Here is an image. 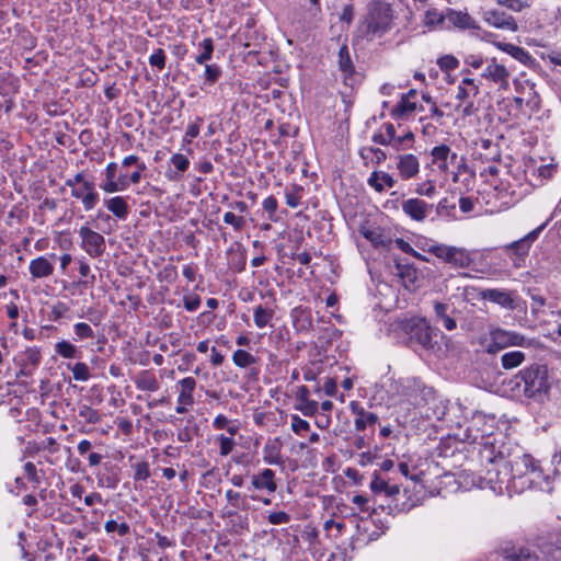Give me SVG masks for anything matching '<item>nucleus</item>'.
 <instances>
[{"instance_id": "1", "label": "nucleus", "mask_w": 561, "mask_h": 561, "mask_svg": "<svg viewBox=\"0 0 561 561\" xmlns=\"http://www.w3.org/2000/svg\"><path fill=\"white\" fill-rule=\"evenodd\" d=\"M393 24L392 5L386 0H371L364 19L357 25V34L368 42L383 36Z\"/></svg>"}, {"instance_id": "2", "label": "nucleus", "mask_w": 561, "mask_h": 561, "mask_svg": "<svg viewBox=\"0 0 561 561\" xmlns=\"http://www.w3.org/2000/svg\"><path fill=\"white\" fill-rule=\"evenodd\" d=\"M508 463L513 485L518 491L535 488L542 479V471L530 455L514 454Z\"/></svg>"}, {"instance_id": "3", "label": "nucleus", "mask_w": 561, "mask_h": 561, "mask_svg": "<svg viewBox=\"0 0 561 561\" xmlns=\"http://www.w3.org/2000/svg\"><path fill=\"white\" fill-rule=\"evenodd\" d=\"M427 252L458 268H466L472 262L470 252L465 248L436 243L430 245Z\"/></svg>"}, {"instance_id": "4", "label": "nucleus", "mask_w": 561, "mask_h": 561, "mask_svg": "<svg viewBox=\"0 0 561 561\" xmlns=\"http://www.w3.org/2000/svg\"><path fill=\"white\" fill-rule=\"evenodd\" d=\"M525 383V393L533 398L546 393L549 389L548 369L546 366L534 365L520 371Z\"/></svg>"}, {"instance_id": "5", "label": "nucleus", "mask_w": 561, "mask_h": 561, "mask_svg": "<svg viewBox=\"0 0 561 561\" xmlns=\"http://www.w3.org/2000/svg\"><path fill=\"white\" fill-rule=\"evenodd\" d=\"M485 64L486 65L481 73L482 78L497 85L500 90H508L511 71L507 67L500 64L496 58L486 59Z\"/></svg>"}, {"instance_id": "6", "label": "nucleus", "mask_w": 561, "mask_h": 561, "mask_svg": "<svg viewBox=\"0 0 561 561\" xmlns=\"http://www.w3.org/2000/svg\"><path fill=\"white\" fill-rule=\"evenodd\" d=\"M117 170L118 164L116 162H110L105 168V181L101 185V188L107 194L126 191L129 186V175L126 173H119L117 175Z\"/></svg>"}, {"instance_id": "7", "label": "nucleus", "mask_w": 561, "mask_h": 561, "mask_svg": "<svg viewBox=\"0 0 561 561\" xmlns=\"http://www.w3.org/2000/svg\"><path fill=\"white\" fill-rule=\"evenodd\" d=\"M82 249L92 257L100 256L105 250V239L99 232L88 226H82L79 230Z\"/></svg>"}, {"instance_id": "8", "label": "nucleus", "mask_w": 561, "mask_h": 561, "mask_svg": "<svg viewBox=\"0 0 561 561\" xmlns=\"http://www.w3.org/2000/svg\"><path fill=\"white\" fill-rule=\"evenodd\" d=\"M433 205L427 204L420 198H409L402 203V211L412 220L422 222L426 219Z\"/></svg>"}, {"instance_id": "9", "label": "nucleus", "mask_w": 561, "mask_h": 561, "mask_svg": "<svg viewBox=\"0 0 561 561\" xmlns=\"http://www.w3.org/2000/svg\"><path fill=\"white\" fill-rule=\"evenodd\" d=\"M484 20L489 25L500 30H505L510 32H516L518 30V25L515 19L503 11H486L484 13Z\"/></svg>"}, {"instance_id": "10", "label": "nucleus", "mask_w": 561, "mask_h": 561, "mask_svg": "<svg viewBox=\"0 0 561 561\" xmlns=\"http://www.w3.org/2000/svg\"><path fill=\"white\" fill-rule=\"evenodd\" d=\"M434 329L425 319H419L411 328V337L425 348H432L434 346Z\"/></svg>"}, {"instance_id": "11", "label": "nucleus", "mask_w": 561, "mask_h": 561, "mask_svg": "<svg viewBox=\"0 0 561 561\" xmlns=\"http://www.w3.org/2000/svg\"><path fill=\"white\" fill-rule=\"evenodd\" d=\"M71 196L81 199L85 210L93 209L99 201L93 182H83L80 187L71 190Z\"/></svg>"}, {"instance_id": "12", "label": "nucleus", "mask_w": 561, "mask_h": 561, "mask_svg": "<svg viewBox=\"0 0 561 561\" xmlns=\"http://www.w3.org/2000/svg\"><path fill=\"white\" fill-rule=\"evenodd\" d=\"M397 169L403 180H410L420 171L419 159L412 153L400 154L397 158Z\"/></svg>"}, {"instance_id": "13", "label": "nucleus", "mask_w": 561, "mask_h": 561, "mask_svg": "<svg viewBox=\"0 0 561 561\" xmlns=\"http://www.w3.org/2000/svg\"><path fill=\"white\" fill-rule=\"evenodd\" d=\"M350 410L356 416L354 424L357 431H364L367 426L375 425L379 420L377 414L366 411L357 401L350 403Z\"/></svg>"}, {"instance_id": "14", "label": "nucleus", "mask_w": 561, "mask_h": 561, "mask_svg": "<svg viewBox=\"0 0 561 561\" xmlns=\"http://www.w3.org/2000/svg\"><path fill=\"white\" fill-rule=\"evenodd\" d=\"M432 163L438 168L439 171L446 173L449 169L448 160L454 161L457 158L455 152H451L447 145H439L431 150Z\"/></svg>"}, {"instance_id": "15", "label": "nucleus", "mask_w": 561, "mask_h": 561, "mask_svg": "<svg viewBox=\"0 0 561 561\" xmlns=\"http://www.w3.org/2000/svg\"><path fill=\"white\" fill-rule=\"evenodd\" d=\"M251 485L255 490H265L270 494L277 490L275 481V472L272 469L265 468L251 479Z\"/></svg>"}, {"instance_id": "16", "label": "nucleus", "mask_w": 561, "mask_h": 561, "mask_svg": "<svg viewBox=\"0 0 561 561\" xmlns=\"http://www.w3.org/2000/svg\"><path fill=\"white\" fill-rule=\"evenodd\" d=\"M492 37H494L493 34H486L488 42L492 43L495 47H497L502 51L507 53L516 60H518L520 62H526L529 59V54L523 47H519V46H516L513 44H508V43L497 42V41L492 39Z\"/></svg>"}, {"instance_id": "17", "label": "nucleus", "mask_w": 561, "mask_h": 561, "mask_svg": "<svg viewBox=\"0 0 561 561\" xmlns=\"http://www.w3.org/2000/svg\"><path fill=\"white\" fill-rule=\"evenodd\" d=\"M28 270L34 278H44L54 273V264L47 257L38 256L30 262Z\"/></svg>"}, {"instance_id": "18", "label": "nucleus", "mask_w": 561, "mask_h": 561, "mask_svg": "<svg viewBox=\"0 0 561 561\" xmlns=\"http://www.w3.org/2000/svg\"><path fill=\"white\" fill-rule=\"evenodd\" d=\"M481 298L497 304L504 308L513 309L514 300L510 293L500 289H485L481 291Z\"/></svg>"}, {"instance_id": "19", "label": "nucleus", "mask_w": 561, "mask_h": 561, "mask_svg": "<svg viewBox=\"0 0 561 561\" xmlns=\"http://www.w3.org/2000/svg\"><path fill=\"white\" fill-rule=\"evenodd\" d=\"M282 444L278 439L267 440L263 447V460L267 465H283Z\"/></svg>"}, {"instance_id": "20", "label": "nucleus", "mask_w": 561, "mask_h": 561, "mask_svg": "<svg viewBox=\"0 0 561 561\" xmlns=\"http://www.w3.org/2000/svg\"><path fill=\"white\" fill-rule=\"evenodd\" d=\"M360 234L367 239L374 247H388L390 239H388L383 231L378 227L363 226L359 229Z\"/></svg>"}, {"instance_id": "21", "label": "nucleus", "mask_w": 561, "mask_h": 561, "mask_svg": "<svg viewBox=\"0 0 561 561\" xmlns=\"http://www.w3.org/2000/svg\"><path fill=\"white\" fill-rule=\"evenodd\" d=\"M507 331L503 329L492 330L490 333V343L486 345L485 351L489 354H495L506 347L507 344Z\"/></svg>"}, {"instance_id": "22", "label": "nucleus", "mask_w": 561, "mask_h": 561, "mask_svg": "<svg viewBox=\"0 0 561 561\" xmlns=\"http://www.w3.org/2000/svg\"><path fill=\"white\" fill-rule=\"evenodd\" d=\"M180 392L178 396V403L194 404L193 392L196 388V381L192 377L183 378L179 381Z\"/></svg>"}, {"instance_id": "23", "label": "nucleus", "mask_w": 561, "mask_h": 561, "mask_svg": "<svg viewBox=\"0 0 561 561\" xmlns=\"http://www.w3.org/2000/svg\"><path fill=\"white\" fill-rule=\"evenodd\" d=\"M501 554L505 561H538V557L525 548L505 547L501 549Z\"/></svg>"}, {"instance_id": "24", "label": "nucleus", "mask_w": 561, "mask_h": 561, "mask_svg": "<svg viewBox=\"0 0 561 561\" xmlns=\"http://www.w3.org/2000/svg\"><path fill=\"white\" fill-rule=\"evenodd\" d=\"M369 488L374 493H385V495H387L388 497H393L400 493V486L398 484H389L378 474L374 476V479L371 480Z\"/></svg>"}, {"instance_id": "25", "label": "nucleus", "mask_w": 561, "mask_h": 561, "mask_svg": "<svg viewBox=\"0 0 561 561\" xmlns=\"http://www.w3.org/2000/svg\"><path fill=\"white\" fill-rule=\"evenodd\" d=\"M105 206L118 219H125L128 215V205L124 197L114 196L105 201Z\"/></svg>"}, {"instance_id": "26", "label": "nucleus", "mask_w": 561, "mask_h": 561, "mask_svg": "<svg viewBox=\"0 0 561 561\" xmlns=\"http://www.w3.org/2000/svg\"><path fill=\"white\" fill-rule=\"evenodd\" d=\"M401 391L399 393L407 397V400L415 404V399L421 390V382L414 378L405 379L400 382Z\"/></svg>"}, {"instance_id": "27", "label": "nucleus", "mask_w": 561, "mask_h": 561, "mask_svg": "<svg viewBox=\"0 0 561 561\" xmlns=\"http://www.w3.org/2000/svg\"><path fill=\"white\" fill-rule=\"evenodd\" d=\"M448 305L444 302L436 301L434 304V312L437 320L443 322V325L447 331H453L457 328V322L454 318L448 316Z\"/></svg>"}, {"instance_id": "28", "label": "nucleus", "mask_w": 561, "mask_h": 561, "mask_svg": "<svg viewBox=\"0 0 561 561\" xmlns=\"http://www.w3.org/2000/svg\"><path fill=\"white\" fill-rule=\"evenodd\" d=\"M368 184L377 192H382L385 186L393 187L394 180L389 173L373 172L368 179Z\"/></svg>"}, {"instance_id": "29", "label": "nucleus", "mask_w": 561, "mask_h": 561, "mask_svg": "<svg viewBox=\"0 0 561 561\" xmlns=\"http://www.w3.org/2000/svg\"><path fill=\"white\" fill-rule=\"evenodd\" d=\"M135 385L142 391L154 392L159 390L160 383L153 374L148 371L141 373L135 380Z\"/></svg>"}, {"instance_id": "30", "label": "nucleus", "mask_w": 561, "mask_h": 561, "mask_svg": "<svg viewBox=\"0 0 561 561\" xmlns=\"http://www.w3.org/2000/svg\"><path fill=\"white\" fill-rule=\"evenodd\" d=\"M524 360L525 354L520 351L507 352L501 357L502 367L507 370L518 367Z\"/></svg>"}, {"instance_id": "31", "label": "nucleus", "mask_w": 561, "mask_h": 561, "mask_svg": "<svg viewBox=\"0 0 561 561\" xmlns=\"http://www.w3.org/2000/svg\"><path fill=\"white\" fill-rule=\"evenodd\" d=\"M232 362L240 368H245L256 364L257 358L244 350H237L232 354Z\"/></svg>"}, {"instance_id": "32", "label": "nucleus", "mask_w": 561, "mask_h": 561, "mask_svg": "<svg viewBox=\"0 0 561 561\" xmlns=\"http://www.w3.org/2000/svg\"><path fill=\"white\" fill-rule=\"evenodd\" d=\"M273 316V309L260 305L254 309V323L257 328L262 329L270 323Z\"/></svg>"}, {"instance_id": "33", "label": "nucleus", "mask_w": 561, "mask_h": 561, "mask_svg": "<svg viewBox=\"0 0 561 561\" xmlns=\"http://www.w3.org/2000/svg\"><path fill=\"white\" fill-rule=\"evenodd\" d=\"M416 110V104L408 96H402L400 102L393 108L392 113L398 118H403Z\"/></svg>"}, {"instance_id": "34", "label": "nucleus", "mask_w": 561, "mask_h": 561, "mask_svg": "<svg viewBox=\"0 0 561 561\" xmlns=\"http://www.w3.org/2000/svg\"><path fill=\"white\" fill-rule=\"evenodd\" d=\"M202 51L195 57V61L199 65L208 61L214 53V44L211 38H204L199 44Z\"/></svg>"}, {"instance_id": "35", "label": "nucleus", "mask_w": 561, "mask_h": 561, "mask_svg": "<svg viewBox=\"0 0 561 561\" xmlns=\"http://www.w3.org/2000/svg\"><path fill=\"white\" fill-rule=\"evenodd\" d=\"M55 351L58 355L64 358H76L78 357L77 347L68 341H60L56 343Z\"/></svg>"}, {"instance_id": "36", "label": "nucleus", "mask_w": 561, "mask_h": 561, "mask_svg": "<svg viewBox=\"0 0 561 561\" xmlns=\"http://www.w3.org/2000/svg\"><path fill=\"white\" fill-rule=\"evenodd\" d=\"M449 20L458 27L460 28H470L473 27L474 21L472 18L467 13L461 12H453L449 15Z\"/></svg>"}, {"instance_id": "37", "label": "nucleus", "mask_w": 561, "mask_h": 561, "mask_svg": "<svg viewBox=\"0 0 561 561\" xmlns=\"http://www.w3.org/2000/svg\"><path fill=\"white\" fill-rule=\"evenodd\" d=\"M400 276L402 278L403 285L407 289H414L415 280H416V270L411 266H403L400 270Z\"/></svg>"}, {"instance_id": "38", "label": "nucleus", "mask_w": 561, "mask_h": 561, "mask_svg": "<svg viewBox=\"0 0 561 561\" xmlns=\"http://www.w3.org/2000/svg\"><path fill=\"white\" fill-rule=\"evenodd\" d=\"M73 379L77 381H87L90 379V368L83 362H78L71 367Z\"/></svg>"}, {"instance_id": "39", "label": "nucleus", "mask_w": 561, "mask_h": 561, "mask_svg": "<svg viewBox=\"0 0 561 561\" xmlns=\"http://www.w3.org/2000/svg\"><path fill=\"white\" fill-rule=\"evenodd\" d=\"M339 66L340 69L345 73H352L353 72V62L348 53V49L346 46H343L340 48L339 51Z\"/></svg>"}, {"instance_id": "40", "label": "nucleus", "mask_w": 561, "mask_h": 561, "mask_svg": "<svg viewBox=\"0 0 561 561\" xmlns=\"http://www.w3.org/2000/svg\"><path fill=\"white\" fill-rule=\"evenodd\" d=\"M224 222L230 225L234 231H241L245 227L247 220L242 216H237L232 211H227L224 215Z\"/></svg>"}, {"instance_id": "41", "label": "nucleus", "mask_w": 561, "mask_h": 561, "mask_svg": "<svg viewBox=\"0 0 561 561\" xmlns=\"http://www.w3.org/2000/svg\"><path fill=\"white\" fill-rule=\"evenodd\" d=\"M318 402L311 399L297 402L295 409L300 411L305 416H313L318 412Z\"/></svg>"}, {"instance_id": "42", "label": "nucleus", "mask_w": 561, "mask_h": 561, "mask_svg": "<svg viewBox=\"0 0 561 561\" xmlns=\"http://www.w3.org/2000/svg\"><path fill=\"white\" fill-rule=\"evenodd\" d=\"M217 442L219 444V454L222 457L228 456L234 448L236 442L232 437H228L224 434L217 437Z\"/></svg>"}, {"instance_id": "43", "label": "nucleus", "mask_w": 561, "mask_h": 561, "mask_svg": "<svg viewBox=\"0 0 561 561\" xmlns=\"http://www.w3.org/2000/svg\"><path fill=\"white\" fill-rule=\"evenodd\" d=\"M77 340L93 339L94 332L92 328L85 322H78L73 325Z\"/></svg>"}, {"instance_id": "44", "label": "nucleus", "mask_w": 561, "mask_h": 561, "mask_svg": "<svg viewBox=\"0 0 561 561\" xmlns=\"http://www.w3.org/2000/svg\"><path fill=\"white\" fill-rule=\"evenodd\" d=\"M104 529L108 534L117 531L119 536H125V535L129 534V531H130L128 524H126V523L118 524L117 522H115L113 519H110L105 523Z\"/></svg>"}, {"instance_id": "45", "label": "nucleus", "mask_w": 561, "mask_h": 561, "mask_svg": "<svg viewBox=\"0 0 561 561\" xmlns=\"http://www.w3.org/2000/svg\"><path fill=\"white\" fill-rule=\"evenodd\" d=\"M79 415L90 424H98L101 422V414L96 410L88 405H83L80 409Z\"/></svg>"}, {"instance_id": "46", "label": "nucleus", "mask_w": 561, "mask_h": 561, "mask_svg": "<svg viewBox=\"0 0 561 561\" xmlns=\"http://www.w3.org/2000/svg\"><path fill=\"white\" fill-rule=\"evenodd\" d=\"M290 428L295 434L300 435L302 432L309 431L310 424L306 420L294 414L291 415Z\"/></svg>"}, {"instance_id": "47", "label": "nucleus", "mask_w": 561, "mask_h": 561, "mask_svg": "<svg viewBox=\"0 0 561 561\" xmlns=\"http://www.w3.org/2000/svg\"><path fill=\"white\" fill-rule=\"evenodd\" d=\"M170 161L179 173H184L190 167V160L182 153H174Z\"/></svg>"}, {"instance_id": "48", "label": "nucleus", "mask_w": 561, "mask_h": 561, "mask_svg": "<svg viewBox=\"0 0 561 561\" xmlns=\"http://www.w3.org/2000/svg\"><path fill=\"white\" fill-rule=\"evenodd\" d=\"M479 93V88H468L459 84L457 88L456 100L462 102L467 99L474 98Z\"/></svg>"}, {"instance_id": "49", "label": "nucleus", "mask_w": 561, "mask_h": 561, "mask_svg": "<svg viewBox=\"0 0 561 561\" xmlns=\"http://www.w3.org/2000/svg\"><path fill=\"white\" fill-rule=\"evenodd\" d=\"M133 467H134V471H135V474H134L135 480L145 481L149 478L150 471H149V463L147 461L137 462Z\"/></svg>"}, {"instance_id": "50", "label": "nucleus", "mask_w": 561, "mask_h": 561, "mask_svg": "<svg viewBox=\"0 0 561 561\" xmlns=\"http://www.w3.org/2000/svg\"><path fill=\"white\" fill-rule=\"evenodd\" d=\"M507 344L508 346H528L529 341L522 334L507 331Z\"/></svg>"}, {"instance_id": "51", "label": "nucleus", "mask_w": 561, "mask_h": 561, "mask_svg": "<svg viewBox=\"0 0 561 561\" xmlns=\"http://www.w3.org/2000/svg\"><path fill=\"white\" fill-rule=\"evenodd\" d=\"M149 64L152 67H157L159 70L165 67V55L163 49H157L149 58Z\"/></svg>"}, {"instance_id": "52", "label": "nucleus", "mask_w": 561, "mask_h": 561, "mask_svg": "<svg viewBox=\"0 0 561 561\" xmlns=\"http://www.w3.org/2000/svg\"><path fill=\"white\" fill-rule=\"evenodd\" d=\"M499 3L514 12H520L529 7L527 2L522 0H499Z\"/></svg>"}, {"instance_id": "53", "label": "nucleus", "mask_w": 561, "mask_h": 561, "mask_svg": "<svg viewBox=\"0 0 561 561\" xmlns=\"http://www.w3.org/2000/svg\"><path fill=\"white\" fill-rule=\"evenodd\" d=\"M183 306L187 311H195L201 306V298L195 294L185 295Z\"/></svg>"}, {"instance_id": "54", "label": "nucleus", "mask_w": 561, "mask_h": 561, "mask_svg": "<svg viewBox=\"0 0 561 561\" xmlns=\"http://www.w3.org/2000/svg\"><path fill=\"white\" fill-rule=\"evenodd\" d=\"M221 71L216 65H206L205 77L209 84H214L220 77Z\"/></svg>"}, {"instance_id": "55", "label": "nucleus", "mask_w": 561, "mask_h": 561, "mask_svg": "<svg viewBox=\"0 0 561 561\" xmlns=\"http://www.w3.org/2000/svg\"><path fill=\"white\" fill-rule=\"evenodd\" d=\"M415 192L419 194V195H423V196H427V197H433L436 193V187L433 183V181H427L425 183H422L420 185H417Z\"/></svg>"}, {"instance_id": "56", "label": "nucleus", "mask_w": 561, "mask_h": 561, "mask_svg": "<svg viewBox=\"0 0 561 561\" xmlns=\"http://www.w3.org/2000/svg\"><path fill=\"white\" fill-rule=\"evenodd\" d=\"M268 523L272 525H282L287 524L290 520V517L285 512H273L267 517Z\"/></svg>"}, {"instance_id": "57", "label": "nucleus", "mask_w": 561, "mask_h": 561, "mask_svg": "<svg viewBox=\"0 0 561 561\" xmlns=\"http://www.w3.org/2000/svg\"><path fill=\"white\" fill-rule=\"evenodd\" d=\"M199 135V125L198 124H190L186 128L185 135L183 137V142L191 144L193 138H196Z\"/></svg>"}, {"instance_id": "58", "label": "nucleus", "mask_w": 561, "mask_h": 561, "mask_svg": "<svg viewBox=\"0 0 561 561\" xmlns=\"http://www.w3.org/2000/svg\"><path fill=\"white\" fill-rule=\"evenodd\" d=\"M353 20H354V7H353V4H346L340 14V21L350 25V24H352Z\"/></svg>"}, {"instance_id": "59", "label": "nucleus", "mask_w": 561, "mask_h": 561, "mask_svg": "<svg viewBox=\"0 0 561 561\" xmlns=\"http://www.w3.org/2000/svg\"><path fill=\"white\" fill-rule=\"evenodd\" d=\"M439 66L442 69L453 70L456 69L458 66V60L454 56H445L440 58Z\"/></svg>"}, {"instance_id": "60", "label": "nucleus", "mask_w": 561, "mask_h": 561, "mask_svg": "<svg viewBox=\"0 0 561 561\" xmlns=\"http://www.w3.org/2000/svg\"><path fill=\"white\" fill-rule=\"evenodd\" d=\"M262 207L270 215H273L277 209V199L274 196H268L263 201ZM270 218H272V216H270Z\"/></svg>"}, {"instance_id": "61", "label": "nucleus", "mask_w": 561, "mask_h": 561, "mask_svg": "<svg viewBox=\"0 0 561 561\" xmlns=\"http://www.w3.org/2000/svg\"><path fill=\"white\" fill-rule=\"evenodd\" d=\"M25 359L33 366H37L41 360V353L35 348H28L25 351Z\"/></svg>"}, {"instance_id": "62", "label": "nucleus", "mask_w": 561, "mask_h": 561, "mask_svg": "<svg viewBox=\"0 0 561 561\" xmlns=\"http://www.w3.org/2000/svg\"><path fill=\"white\" fill-rule=\"evenodd\" d=\"M285 198L286 204L291 208H296L300 204V196L296 191L286 192Z\"/></svg>"}, {"instance_id": "63", "label": "nucleus", "mask_w": 561, "mask_h": 561, "mask_svg": "<svg viewBox=\"0 0 561 561\" xmlns=\"http://www.w3.org/2000/svg\"><path fill=\"white\" fill-rule=\"evenodd\" d=\"M414 140V134L412 131L405 133L403 136L397 137L396 141L393 144V148L397 150L403 149V144L405 141H413Z\"/></svg>"}, {"instance_id": "64", "label": "nucleus", "mask_w": 561, "mask_h": 561, "mask_svg": "<svg viewBox=\"0 0 561 561\" xmlns=\"http://www.w3.org/2000/svg\"><path fill=\"white\" fill-rule=\"evenodd\" d=\"M465 64L473 69H480L483 66V59L479 55H469L466 57Z\"/></svg>"}]
</instances>
